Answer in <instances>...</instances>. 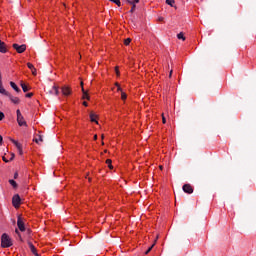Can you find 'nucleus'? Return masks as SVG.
I'll use <instances>...</instances> for the list:
<instances>
[{"mask_svg":"<svg viewBox=\"0 0 256 256\" xmlns=\"http://www.w3.org/2000/svg\"><path fill=\"white\" fill-rule=\"evenodd\" d=\"M1 247L2 249L13 247V241L11 240V237L7 235V233H3L1 236Z\"/></svg>","mask_w":256,"mask_h":256,"instance_id":"f257e3e1","label":"nucleus"},{"mask_svg":"<svg viewBox=\"0 0 256 256\" xmlns=\"http://www.w3.org/2000/svg\"><path fill=\"white\" fill-rule=\"evenodd\" d=\"M16 115H17V123L19 127H27V121H25L23 114H21V110L17 109Z\"/></svg>","mask_w":256,"mask_h":256,"instance_id":"f03ea898","label":"nucleus"},{"mask_svg":"<svg viewBox=\"0 0 256 256\" xmlns=\"http://www.w3.org/2000/svg\"><path fill=\"white\" fill-rule=\"evenodd\" d=\"M12 205L15 209H19L21 207V196H19V194H15L13 196Z\"/></svg>","mask_w":256,"mask_h":256,"instance_id":"7ed1b4c3","label":"nucleus"},{"mask_svg":"<svg viewBox=\"0 0 256 256\" xmlns=\"http://www.w3.org/2000/svg\"><path fill=\"white\" fill-rule=\"evenodd\" d=\"M12 47L15 49V51H17V53H25V51H27V45L25 44L19 45L15 43L12 45Z\"/></svg>","mask_w":256,"mask_h":256,"instance_id":"20e7f679","label":"nucleus"},{"mask_svg":"<svg viewBox=\"0 0 256 256\" xmlns=\"http://www.w3.org/2000/svg\"><path fill=\"white\" fill-rule=\"evenodd\" d=\"M17 227H18L19 231L24 233V231H25V222L23 221V218L21 216H18V218H17Z\"/></svg>","mask_w":256,"mask_h":256,"instance_id":"39448f33","label":"nucleus"},{"mask_svg":"<svg viewBox=\"0 0 256 256\" xmlns=\"http://www.w3.org/2000/svg\"><path fill=\"white\" fill-rule=\"evenodd\" d=\"M61 91H62V95H64V97H69V95H71L73 93V90L71 89L70 86H63L61 88Z\"/></svg>","mask_w":256,"mask_h":256,"instance_id":"423d86ee","label":"nucleus"},{"mask_svg":"<svg viewBox=\"0 0 256 256\" xmlns=\"http://www.w3.org/2000/svg\"><path fill=\"white\" fill-rule=\"evenodd\" d=\"M89 117H90L91 123H96V125H99V121H98L99 116L97 114H95V112H93V111L90 112Z\"/></svg>","mask_w":256,"mask_h":256,"instance_id":"0eeeda50","label":"nucleus"},{"mask_svg":"<svg viewBox=\"0 0 256 256\" xmlns=\"http://www.w3.org/2000/svg\"><path fill=\"white\" fill-rule=\"evenodd\" d=\"M11 142L13 143V145H15V147L19 151V154L23 155V146L21 145V143H19L18 141L14 140V139H11Z\"/></svg>","mask_w":256,"mask_h":256,"instance_id":"6e6552de","label":"nucleus"},{"mask_svg":"<svg viewBox=\"0 0 256 256\" xmlns=\"http://www.w3.org/2000/svg\"><path fill=\"white\" fill-rule=\"evenodd\" d=\"M182 189L184 193H187L188 195H191V193H193V186H191V184H184Z\"/></svg>","mask_w":256,"mask_h":256,"instance_id":"1a4fd4ad","label":"nucleus"},{"mask_svg":"<svg viewBox=\"0 0 256 256\" xmlns=\"http://www.w3.org/2000/svg\"><path fill=\"white\" fill-rule=\"evenodd\" d=\"M6 97H9L10 101L14 103V105H19L21 103V100L19 99V97H15L9 93L8 95H6Z\"/></svg>","mask_w":256,"mask_h":256,"instance_id":"9d476101","label":"nucleus"},{"mask_svg":"<svg viewBox=\"0 0 256 256\" xmlns=\"http://www.w3.org/2000/svg\"><path fill=\"white\" fill-rule=\"evenodd\" d=\"M28 247L31 253H33V255L39 256V253H37V248L35 247V245H33L31 242H28Z\"/></svg>","mask_w":256,"mask_h":256,"instance_id":"9b49d317","label":"nucleus"},{"mask_svg":"<svg viewBox=\"0 0 256 256\" xmlns=\"http://www.w3.org/2000/svg\"><path fill=\"white\" fill-rule=\"evenodd\" d=\"M0 53H7V45L0 40Z\"/></svg>","mask_w":256,"mask_h":256,"instance_id":"f8f14e48","label":"nucleus"},{"mask_svg":"<svg viewBox=\"0 0 256 256\" xmlns=\"http://www.w3.org/2000/svg\"><path fill=\"white\" fill-rule=\"evenodd\" d=\"M82 99H86L87 101H89L91 99V97L89 96V93H87V91H85V87H82Z\"/></svg>","mask_w":256,"mask_h":256,"instance_id":"ddd939ff","label":"nucleus"},{"mask_svg":"<svg viewBox=\"0 0 256 256\" xmlns=\"http://www.w3.org/2000/svg\"><path fill=\"white\" fill-rule=\"evenodd\" d=\"M10 86L12 87V89H14V91H16V93H21V89L19 88V86H17V84H15V82H10Z\"/></svg>","mask_w":256,"mask_h":256,"instance_id":"4468645a","label":"nucleus"},{"mask_svg":"<svg viewBox=\"0 0 256 256\" xmlns=\"http://www.w3.org/2000/svg\"><path fill=\"white\" fill-rule=\"evenodd\" d=\"M27 67H28V69H30L32 71L33 75H35V73L37 71V69H35V66H33L32 63L28 62Z\"/></svg>","mask_w":256,"mask_h":256,"instance_id":"2eb2a0df","label":"nucleus"},{"mask_svg":"<svg viewBox=\"0 0 256 256\" xmlns=\"http://www.w3.org/2000/svg\"><path fill=\"white\" fill-rule=\"evenodd\" d=\"M34 141H35V143H37L38 145H39V143H43V136L37 135V136L34 138Z\"/></svg>","mask_w":256,"mask_h":256,"instance_id":"dca6fc26","label":"nucleus"},{"mask_svg":"<svg viewBox=\"0 0 256 256\" xmlns=\"http://www.w3.org/2000/svg\"><path fill=\"white\" fill-rule=\"evenodd\" d=\"M20 85H21L22 91H23L24 93H27V91H29V88L27 87V85H26L25 83L21 82Z\"/></svg>","mask_w":256,"mask_h":256,"instance_id":"f3484780","label":"nucleus"},{"mask_svg":"<svg viewBox=\"0 0 256 256\" xmlns=\"http://www.w3.org/2000/svg\"><path fill=\"white\" fill-rule=\"evenodd\" d=\"M9 183H10V185H12V187L14 189H17V182L15 180L11 179V180H9Z\"/></svg>","mask_w":256,"mask_h":256,"instance_id":"a211bd4d","label":"nucleus"},{"mask_svg":"<svg viewBox=\"0 0 256 256\" xmlns=\"http://www.w3.org/2000/svg\"><path fill=\"white\" fill-rule=\"evenodd\" d=\"M126 3L129 5H135V3H139V0H126Z\"/></svg>","mask_w":256,"mask_h":256,"instance_id":"6ab92c4d","label":"nucleus"},{"mask_svg":"<svg viewBox=\"0 0 256 256\" xmlns=\"http://www.w3.org/2000/svg\"><path fill=\"white\" fill-rule=\"evenodd\" d=\"M111 163H113V161H111V159L106 160V165H108L109 169H113V165Z\"/></svg>","mask_w":256,"mask_h":256,"instance_id":"aec40b11","label":"nucleus"},{"mask_svg":"<svg viewBox=\"0 0 256 256\" xmlns=\"http://www.w3.org/2000/svg\"><path fill=\"white\" fill-rule=\"evenodd\" d=\"M112 3H115V5H117V7H121V0H109Z\"/></svg>","mask_w":256,"mask_h":256,"instance_id":"412c9836","label":"nucleus"},{"mask_svg":"<svg viewBox=\"0 0 256 256\" xmlns=\"http://www.w3.org/2000/svg\"><path fill=\"white\" fill-rule=\"evenodd\" d=\"M177 38L182 39V41H185V35L183 34V32H180L179 34H177Z\"/></svg>","mask_w":256,"mask_h":256,"instance_id":"4be33fe9","label":"nucleus"},{"mask_svg":"<svg viewBox=\"0 0 256 256\" xmlns=\"http://www.w3.org/2000/svg\"><path fill=\"white\" fill-rule=\"evenodd\" d=\"M121 99H122V101H126L127 100V93L121 92Z\"/></svg>","mask_w":256,"mask_h":256,"instance_id":"5701e85b","label":"nucleus"},{"mask_svg":"<svg viewBox=\"0 0 256 256\" xmlns=\"http://www.w3.org/2000/svg\"><path fill=\"white\" fill-rule=\"evenodd\" d=\"M174 3H175V0H166V4L170 5V7H173Z\"/></svg>","mask_w":256,"mask_h":256,"instance_id":"b1692460","label":"nucleus"},{"mask_svg":"<svg viewBox=\"0 0 256 256\" xmlns=\"http://www.w3.org/2000/svg\"><path fill=\"white\" fill-rule=\"evenodd\" d=\"M115 73H116L117 77H121V72L119 71V66L115 67Z\"/></svg>","mask_w":256,"mask_h":256,"instance_id":"393cba45","label":"nucleus"},{"mask_svg":"<svg viewBox=\"0 0 256 256\" xmlns=\"http://www.w3.org/2000/svg\"><path fill=\"white\" fill-rule=\"evenodd\" d=\"M124 45H131V38H127L124 40Z\"/></svg>","mask_w":256,"mask_h":256,"instance_id":"a878e982","label":"nucleus"},{"mask_svg":"<svg viewBox=\"0 0 256 256\" xmlns=\"http://www.w3.org/2000/svg\"><path fill=\"white\" fill-rule=\"evenodd\" d=\"M53 91H54L55 95H59V87L53 86Z\"/></svg>","mask_w":256,"mask_h":256,"instance_id":"bb28decb","label":"nucleus"},{"mask_svg":"<svg viewBox=\"0 0 256 256\" xmlns=\"http://www.w3.org/2000/svg\"><path fill=\"white\" fill-rule=\"evenodd\" d=\"M153 247H155V244H153L152 246H150V247L148 248V250L145 252V255H148L149 252L153 249Z\"/></svg>","mask_w":256,"mask_h":256,"instance_id":"cd10ccee","label":"nucleus"},{"mask_svg":"<svg viewBox=\"0 0 256 256\" xmlns=\"http://www.w3.org/2000/svg\"><path fill=\"white\" fill-rule=\"evenodd\" d=\"M136 5L135 4H132V7H131V10H130V13H135V9H136Z\"/></svg>","mask_w":256,"mask_h":256,"instance_id":"c85d7f7f","label":"nucleus"},{"mask_svg":"<svg viewBox=\"0 0 256 256\" xmlns=\"http://www.w3.org/2000/svg\"><path fill=\"white\" fill-rule=\"evenodd\" d=\"M5 119V113L0 111V121H3Z\"/></svg>","mask_w":256,"mask_h":256,"instance_id":"c756f323","label":"nucleus"},{"mask_svg":"<svg viewBox=\"0 0 256 256\" xmlns=\"http://www.w3.org/2000/svg\"><path fill=\"white\" fill-rule=\"evenodd\" d=\"M26 97H27L28 99H31V97H33V92L27 93V94H26Z\"/></svg>","mask_w":256,"mask_h":256,"instance_id":"7c9ffc66","label":"nucleus"},{"mask_svg":"<svg viewBox=\"0 0 256 256\" xmlns=\"http://www.w3.org/2000/svg\"><path fill=\"white\" fill-rule=\"evenodd\" d=\"M158 21H159L160 23H163V22L165 21V18H164V17H159V18H158Z\"/></svg>","mask_w":256,"mask_h":256,"instance_id":"2f4dec72","label":"nucleus"},{"mask_svg":"<svg viewBox=\"0 0 256 256\" xmlns=\"http://www.w3.org/2000/svg\"><path fill=\"white\" fill-rule=\"evenodd\" d=\"M2 161H4V163H9V160L5 156L2 157Z\"/></svg>","mask_w":256,"mask_h":256,"instance_id":"473e14b6","label":"nucleus"},{"mask_svg":"<svg viewBox=\"0 0 256 256\" xmlns=\"http://www.w3.org/2000/svg\"><path fill=\"white\" fill-rule=\"evenodd\" d=\"M117 91H120L121 93H123V89L121 88V86L117 87Z\"/></svg>","mask_w":256,"mask_h":256,"instance_id":"72a5a7b5","label":"nucleus"},{"mask_svg":"<svg viewBox=\"0 0 256 256\" xmlns=\"http://www.w3.org/2000/svg\"><path fill=\"white\" fill-rule=\"evenodd\" d=\"M83 105H84V107H89V103H87V101H84Z\"/></svg>","mask_w":256,"mask_h":256,"instance_id":"f704fd0d","label":"nucleus"},{"mask_svg":"<svg viewBox=\"0 0 256 256\" xmlns=\"http://www.w3.org/2000/svg\"><path fill=\"white\" fill-rule=\"evenodd\" d=\"M0 145H3V136L0 135Z\"/></svg>","mask_w":256,"mask_h":256,"instance_id":"c9c22d12","label":"nucleus"},{"mask_svg":"<svg viewBox=\"0 0 256 256\" xmlns=\"http://www.w3.org/2000/svg\"><path fill=\"white\" fill-rule=\"evenodd\" d=\"M162 123L165 125V123H167V120L165 119V117L162 118Z\"/></svg>","mask_w":256,"mask_h":256,"instance_id":"e433bc0d","label":"nucleus"},{"mask_svg":"<svg viewBox=\"0 0 256 256\" xmlns=\"http://www.w3.org/2000/svg\"><path fill=\"white\" fill-rule=\"evenodd\" d=\"M17 177H19V173L15 172L14 179H17Z\"/></svg>","mask_w":256,"mask_h":256,"instance_id":"4c0bfd02","label":"nucleus"},{"mask_svg":"<svg viewBox=\"0 0 256 256\" xmlns=\"http://www.w3.org/2000/svg\"><path fill=\"white\" fill-rule=\"evenodd\" d=\"M115 86L118 88V87H121V85H119V82H116L115 83Z\"/></svg>","mask_w":256,"mask_h":256,"instance_id":"58836bf2","label":"nucleus"},{"mask_svg":"<svg viewBox=\"0 0 256 256\" xmlns=\"http://www.w3.org/2000/svg\"><path fill=\"white\" fill-rule=\"evenodd\" d=\"M94 141H97V135H94Z\"/></svg>","mask_w":256,"mask_h":256,"instance_id":"ea45409f","label":"nucleus"},{"mask_svg":"<svg viewBox=\"0 0 256 256\" xmlns=\"http://www.w3.org/2000/svg\"><path fill=\"white\" fill-rule=\"evenodd\" d=\"M80 85H81V89H83V82H81V84H80Z\"/></svg>","mask_w":256,"mask_h":256,"instance_id":"a19ab883","label":"nucleus"},{"mask_svg":"<svg viewBox=\"0 0 256 256\" xmlns=\"http://www.w3.org/2000/svg\"><path fill=\"white\" fill-rule=\"evenodd\" d=\"M172 73H173V70L170 71V77H171Z\"/></svg>","mask_w":256,"mask_h":256,"instance_id":"79ce46f5","label":"nucleus"},{"mask_svg":"<svg viewBox=\"0 0 256 256\" xmlns=\"http://www.w3.org/2000/svg\"><path fill=\"white\" fill-rule=\"evenodd\" d=\"M160 169H163V166H160Z\"/></svg>","mask_w":256,"mask_h":256,"instance_id":"37998d69","label":"nucleus"}]
</instances>
